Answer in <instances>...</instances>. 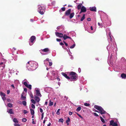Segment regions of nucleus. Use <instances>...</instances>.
Here are the masks:
<instances>
[{"label":"nucleus","instance_id":"obj_52","mask_svg":"<svg viewBox=\"0 0 126 126\" xmlns=\"http://www.w3.org/2000/svg\"><path fill=\"white\" fill-rule=\"evenodd\" d=\"M70 121V119L68 118V120H67L66 121V122L67 123V122H69Z\"/></svg>","mask_w":126,"mask_h":126},{"label":"nucleus","instance_id":"obj_29","mask_svg":"<svg viewBox=\"0 0 126 126\" xmlns=\"http://www.w3.org/2000/svg\"><path fill=\"white\" fill-rule=\"evenodd\" d=\"M85 15H83V16L82 17V18H81L80 20L81 21H83V20L85 19Z\"/></svg>","mask_w":126,"mask_h":126},{"label":"nucleus","instance_id":"obj_6","mask_svg":"<svg viewBox=\"0 0 126 126\" xmlns=\"http://www.w3.org/2000/svg\"><path fill=\"white\" fill-rule=\"evenodd\" d=\"M49 51V50L48 48H45L42 50V51L43 52H46V53L45 54L44 53H42V52H41V53L42 54V55H44L48 53V52Z\"/></svg>","mask_w":126,"mask_h":126},{"label":"nucleus","instance_id":"obj_20","mask_svg":"<svg viewBox=\"0 0 126 126\" xmlns=\"http://www.w3.org/2000/svg\"><path fill=\"white\" fill-rule=\"evenodd\" d=\"M7 112L10 114H14V112L13 111V110L12 109H10L9 111H7Z\"/></svg>","mask_w":126,"mask_h":126},{"label":"nucleus","instance_id":"obj_57","mask_svg":"<svg viewBox=\"0 0 126 126\" xmlns=\"http://www.w3.org/2000/svg\"><path fill=\"white\" fill-rule=\"evenodd\" d=\"M78 71L79 73H80L81 71V69L80 68H79L78 69Z\"/></svg>","mask_w":126,"mask_h":126},{"label":"nucleus","instance_id":"obj_42","mask_svg":"<svg viewBox=\"0 0 126 126\" xmlns=\"http://www.w3.org/2000/svg\"><path fill=\"white\" fill-rule=\"evenodd\" d=\"M23 112L24 114H25L27 113L28 112V111L26 110H23Z\"/></svg>","mask_w":126,"mask_h":126},{"label":"nucleus","instance_id":"obj_26","mask_svg":"<svg viewBox=\"0 0 126 126\" xmlns=\"http://www.w3.org/2000/svg\"><path fill=\"white\" fill-rule=\"evenodd\" d=\"M100 118L102 122L103 123H105V122L104 120L101 116L100 117Z\"/></svg>","mask_w":126,"mask_h":126},{"label":"nucleus","instance_id":"obj_56","mask_svg":"<svg viewBox=\"0 0 126 126\" xmlns=\"http://www.w3.org/2000/svg\"><path fill=\"white\" fill-rule=\"evenodd\" d=\"M55 1H53L52 2V4L53 5H54L55 4Z\"/></svg>","mask_w":126,"mask_h":126},{"label":"nucleus","instance_id":"obj_22","mask_svg":"<svg viewBox=\"0 0 126 126\" xmlns=\"http://www.w3.org/2000/svg\"><path fill=\"white\" fill-rule=\"evenodd\" d=\"M69 17L70 18H72L74 16V13L73 12L70 14Z\"/></svg>","mask_w":126,"mask_h":126},{"label":"nucleus","instance_id":"obj_64","mask_svg":"<svg viewBox=\"0 0 126 126\" xmlns=\"http://www.w3.org/2000/svg\"><path fill=\"white\" fill-rule=\"evenodd\" d=\"M51 124L50 123H49L47 125V126H50Z\"/></svg>","mask_w":126,"mask_h":126},{"label":"nucleus","instance_id":"obj_9","mask_svg":"<svg viewBox=\"0 0 126 126\" xmlns=\"http://www.w3.org/2000/svg\"><path fill=\"white\" fill-rule=\"evenodd\" d=\"M35 91L36 92V95L39 96H41V94L40 93L39 90L37 88L35 89Z\"/></svg>","mask_w":126,"mask_h":126},{"label":"nucleus","instance_id":"obj_31","mask_svg":"<svg viewBox=\"0 0 126 126\" xmlns=\"http://www.w3.org/2000/svg\"><path fill=\"white\" fill-rule=\"evenodd\" d=\"M13 121L15 123H18V121L16 118H14L13 120Z\"/></svg>","mask_w":126,"mask_h":126},{"label":"nucleus","instance_id":"obj_3","mask_svg":"<svg viewBox=\"0 0 126 126\" xmlns=\"http://www.w3.org/2000/svg\"><path fill=\"white\" fill-rule=\"evenodd\" d=\"M69 77V80L71 81H74L76 80L77 77V76L76 73L72 72L70 73Z\"/></svg>","mask_w":126,"mask_h":126},{"label":"nucleus","instance_id":"obj_45","mask_svg":"<svg viewBox=\"0 0 126 126\" xmlns=\"http://www.w3.org/2000/svg\"><path fill=\"white\" fill-rule=\"evenodd\" d=\"M21 98L23 99V100H24V99H25L26 98V97L23 96V95L22 94L21 95Z\"/></svg>","mask_w":126,"mask_h":126},{"label":"nucleus","instance_id":"obj_12","mask_svg":"<svg viewBox=\"0 0 126 126\" xmlns=\"http://www.w3.org/2000/svg\"><path fill=\"white\" fill-rule=\"evenodd\" d=\"M71 11V9H68L65 12V15L67 16H69L70 14Z\"/></svg>","mask_w":126,"mask_h":126},{"label":"nucleus","instance_id":"obj_1","mask_svg":"<svg viewBox=\"0 0 126 126\" xmlns=\"http://www.w3.org/2000/svg\"><path fill=\"white\" fill-rule=\"evenodd\" d=\"M38 67L37 63L34 61H30L27 64V67L28 70L32 71L35 70Z\"/></svg>","mask_w":126,"mask_h":126},{"label":"nucleus","instance_id":"obj_30","mask_svg":"<svg viewBox=\"0 0 126 126\" xmlns=\"http://www.w3.org/2000/svg\"><path fill=\"white\" fill-rule=\"evenodd\" d=\"M29 94L30 95V96L32 98H33V95L31 93V92H30L29 93Z\"/></svg>","mask_w":126,"mask_h":126},{"label":"nucleus","instance_id":"obj_27","mask_svg":"<svg viewBox=\"0 0 126 126\" xmlns=\"http://www.w3.org/2000/svg\"><path fill=\"white\" fill-rule=\"evenodd\" d=\"M81 109V107H78L76 109V111H79Z\"/></svg>","mask_w":126,"mask_h":126},{"label":"nucleus","instance_id":"obj_17","mask_svg":"<svg viewBox=\"0 0 126 126\" xmlns=\"http://www.w3.org/2000/svg\"><path fill=\"white\" fill-rule=\"evenodd\" d=\"M81 9V12H85L86 11V8L84 6H83L82 7Z\"/></svg>","mask_w":126,"mask_h":126},{"label":"nucleus","instance_id":"obj_49","mask_svg":"<svg viewBox=\"0 0 126 126\" xmlns=\"http://www.w3.org/2000/svg\"><path fill=\"white\" fill-rule=\"evenodd\" d=\"M49 65L50 66H51L52 65V62H50L49 61Z\"/></svg>","mask_w":126,"mask_h":126},{"label":"nucleus","instance_id":"obj_44","mask_svg":"<svg viewBox=\"0 0 126 126\" xmlns=\"http://www.w3.org/2000/svg\"><path fill=\"white\" fill-rule=\"evenodd\" d=\"M84 105L85 106H88L90 105V104H88L87 103H85L84 104Z\"/></svg>","mask_w":126,"mask_h":126},{"label":"nucleus","instance_id":"obj_2","mask_svg":"<svg viewBox=\"0 0 126 126\" xmlns=\"http://www.w3.org/2000/svg\"><path fill=\"white\" fill-rule=\"evenodd\" d=\"M94 108L99 111L98 112L95 109H94L93 111H94L100 113L101 114H105L106 113V112L103 110V109L100 106L95 105L94 106Z\"/></svg>","mask_w":126,"mask_h":126},{"label":"nucleus","instance_id":"obj_46","mask_svg":"<svg viewBox=\"0 0 126 126\" xmlns=\"http://www.w3.org/2000/svg\"><path fill=\"white\" fill-rule=\"evenodd\" d=\"M1 97L2 98V99L4 101L6 99V98L5 97V96L2 97Z\"/></svg>","mask_w":126,"mask_h":126},{"label":"nucleus","instance_id":"obj_51","mask_svg":"<svg viewBox=\"0 0 126 126\" xmlns=\"http://www.w3.org/2000/svg\"><path fill=\"white\" fill-rule=\"evenodd\" d=\"M56 40H57V41L58 42H60L61 41V39H58V38H57L56 39Z\"/></svg>","mask_w":126,"mask_h":126},{"label":"nucleus","instance_id":"obj_37","mask_svg":"<svg viewBox=\"0 0 126 126\" xmlns=\"http://www.w3.org/2000/svg\"><path fill=\"white\" fill-rule=\"evenodd\" d=\"M60 109H59L57 110L56 113L57 115H59L60 114V112H59Z\"/></svg>","mask_w":126,"mask_h":126},{"label":"nucleus","instance_id":"obj_15","mask_svg":"<svg viewBox=\"0 0 126 126\" xmlns=\"http://www.w3.org/2000/svg\"><path fill=\"white\" fill-rule=\"evenodd\" d=\"M22 83L26 87L28 85V82L25 80H23Z\"/></svg>","mask_w":126,"mask_h":126},{"label":"nucleus","instance_id":"obj_35","mask_svg":"<svg viewBox=\"0 0 126 126\" xmlns=\"http://www.w3.org/2000/svg\"><path fill=\"white\" fill-rule=\"evenodd\" d=\"M59 122H61L62 123H63V120L62 118H61L59 120Z\"/></svg>","mask_w":126,"mask_h":126},{"label":"nucleus","instance_id":"obj_61","mask_svg":"<svg viewBox=\"0 0 126 126\" xmlns=\"http://www.w3.org/2000/svg\"><path fill=\"white\" fill-rule=\"evenodd\" d=\"M60 44L61 45H62V46L64 45V44L63 43H62V42L60 43Z\"/></svg>","mask_w":126,"mask_h":126},{"label":"nucleus","instance_id":"obj_32","mask_svg":"<svg viewBox=\"0 0 126 126\" xmlns=\"http://www.w3.org/2000/svg\"><path fill=\"white\" fill-rule=\"evenodd\" d=\"M81 5H82V4H80L78 5L77 7H78V9H80V8L81 7Z\"/></svg>","mask_w":126,"mask_h":126},{"label":"nucleus","instance_id":"obj_62","mask_svg":"<svg viewBox=\"0 0 126 126\" xmlns=\"http://www.w3.org/2000/svg\"><path fill=\"white\" fill-rule=\"evenodd\" d=\"M47 101H46V102L45 103V105H47Z\"/></svg>","mask_w":126,"mask_h":126},{"label":"nucleus","instance_id":"obj_8","mask_svg":"<svg viewBox=\"0 0 126 126\" xmlns=\"http://www.w3.org/2000/svg\"><path fill=\"white\" fill-rule=\"evenodd\" d=\"M35 37L34 36H32L31 38V42L29 43V45L30 46H31L32 45L33 43L34 40L35 39Z\"/></svg>","mask_w":126,"mask_h":126},{"label":"nucleus","instance_id":"obj_54","mask_svg":"<svg viewBox=\"0 0 126 126\" xmlns=\"http://www.w3.org/2000/svg\"><path fill=\"white\" fill-rule=\"evenodd\" d=\"M15 126H20L19 125L15 124H14Z\"/></svg>","mask_w":126,"mask_h":126},{"label":"nucleus","instance_id":"obj_38","mask_svg":"<svg viewBox=\"0 0 126 126\" xmlns=\"http://www.w3.org/2000/svg\"><path fill=\"white\" fill-rule=\"evenodd\" d=\"M31 101L32 103H33V104H35V102L33 99H31Z\"/></svg>","mask_w":126,"mask_h":126},{"label":"nucleus","instance_id":"obj_14","mask_svg":"<svg viewBox=\"0 0 126 126\" xmlns=\"http://www.w3.org/2000/svg\"><path fill=\"white\" fill-rule=\"evenodd\" d=\"M90 9L91 11H96V8L95 7H90Z\"/></svg>","mask_w":126,"mask_h":126},{"label":"nucleus","instance_id":"obj_13","mask_svg":"<svg viewBox=\"0 0 126 126\" xmlns=\"http://www.w3.org/2000/svg\"><path fill=\"white\" fill-rule=\"evenodd\" d=\"M62 74L63 76L64 77L67 79L68 80H69V79H70L69 77H68L67 76V75L63 72H62Z\"/></svg>","mask_w":126,"mask_h":126},{"label":"nucleus","instance_id":"obj_60","mask_svg":"<svg viewBox=\"0 0 126 126\" xmlns=\"http://www.w3.org/2000/svg\"><path fill=\"white\" fill-rule=\"evenodd\" d=\"M87 20L88 21H90L91 20V18H87Z\"/></svg>","mask_w":126,"mask_h":126},{"label":"nucleus","instance_id":"obj_39","mask_svg":"<svg viewBox=\"0 0 126 126\" xmlns=\"http://www.w3.org/2000/svg\"><path fill=\"white\" fill-rule=\"evenodd\" d=\"M75 44H73L72 46H71L70 48H73L75 47Z\"/></svg>","mask_w":126,"mask_h":126},{"label":"nucleus","instance_id":"obj_59","mask_svg":"<svg viewBox=\"0 0 126 126\" xmlns=\"http://www.w3.org/2000/svg\"><path fill=\"white\" fill-rule=\"evenodd\" d=\"M10 92V91L9 90H8L7 91V94H8Z\"/></svg>","mask_w":126,"mask_h":126},{"label":"nucleus","instance_id":"obj_58","mask_svg":"<svg viewBox=\"0 0 126 126\" xmlns=\"http://www.w3.org/2000/svg\"><path fill=\"white\" fill-rule=\"evenodd\" d=\"M27 89L26 88H24V91H25V92H27Z\"/></svg>","mask_w":126,"mask_h":126},{"label":"nucleus","instance_id":"obj_55","mask_svg":"<svg viewBox=\"0 0 126 126\" xmlns=\"http://www.w3.org/2000/svg\"><path fill=\"white\" fill-rule=\"evenodd\" d=\"M69 113L70 115H71L73 113L71 111H69Z\"/></svg>","mask_w":126,"mask_h":126},{"label":"nucleus","instance_id":"obj_24","mask_svg":"<svg viewBox=\"0 0 126 126\" xmlns=\"http://www.w3.org/2000/svg\"><path fill=\"white\" fill-rule=\"evenodd\" d=\"M0 94L1 97L5 96V95L4 93L2 92H0Z\"/></svg>","mask_w":126,"mask_h":126},{"label":"nucleus","instance_id":"obj_36","mask_svg":"<svg viewBox=\"0 0 126 126\" xmlns=\"http://www.w3.org/2000/svg\"><path fill=\"white\" fill-rule=\"evenodd\" d=\"M22 103L23 105L24 106H26V102L25 101H23L22 102Z\"/></svg>","mask_w":126,"mask_h":126},{"label":"nucleus","instance_id":"obj_23","mask_svg":"<svg viewBox=\"0 0 126 126\" xmlns=\"http://www.w3.org/2000/svg\"><path fill=\"white\" fill-rule=\"evenodd\" d=\"M109 35L110 37L108 39V40L109 41H112V39L111 35V33H110V32H109Z\"/></svg>","mask_w":126,"mask_h":126},{"label":"nucleus","instance_id":"obj_40","mask_svg":"<svg viewBox=\"0 0 126 126\" xmlns=\"http://www.w3.org/2000/svg\"><path fill=\"white\" fill-rule=\"evenodd\" d=\"M27 120L26 118H23L22 120V121L23 122H26Z\"/></svg>","mask_w":126,"mask_h":126},{"label":"nucleus","instance_id":"obj_4","mask_svg":"<svg viewBox=\"0 0 126 126\" xmlns=\"http://www.w3.org/2000/svg\"><path fill=\"white\" fill-rule=\"evenodd\" d=\"M45 8L43 6L38 5V11L41 15L43 14L45 12Z\"/></svg>","mask_w":126,"mask_h":126},{"label":"nucleus","instance_id":"obj_21","mask_svg":"<svg viewBox=\"0 0 126 126\" xmlns=\"http://www.w3.org/2000/svg\"><path fill=\"white\" fill-rule=\"evenodd\" d=\"M121 77L122 79H125L126 78V75L123 73L121 75Z\"/></svg>","mask_w":126,"mask_h":126},{"label":"nucleus","instance_id":"obj_53","mask_svg":"<svg viewBox=\"0 0 126 126\" xmlns=\"http://www.w3.org/2000/svg\"><path fill=\"white\" fill-rule=\"evenodd\" d=\"M61 9L63 11H64L65 10V8L64 7H62V8Z\"/></svg>","mask_w":126,"mask_h":126},{"label":"nucleus","instance_id":"obj_48","mask_svg":"<svg viewBox=\"0 0 126 126\" xmlns=\"http://www.w3.org/2000/svg\"><path fill=\"white\" fill-rule=\"evenodd\" d=\"M44 114V113H42V117H41V119H42L43 118Z\"/></svg>","mask_w":126,"mask_h":126},{"label":"nucleus","instance_id":"obj_16","mask_svg":"<svg viewBox=\"0 0 126 126\" xmlns=\"http://www.w3.org/2000/svg\"><path fill=\"white\" fill-rule=\"evenodd\" d=\"M63 37L64 39L65 40L67 38H69L70 39H71V38L70 37L67 36V35L66 34H64L63 35Z\"/></svg>","mask_w":126,"mask_h":126},{"label":"nucleus","instance_id":"obj_50","mask_svg":"<svg viewBox=\"0 0 126 126\" xmlns=\"http://www.w3.org/2000/svg\"><path fill=\"white\" fill-rule=\"evenodd\" d=\"M93 114L96 116H98V115L96 113H94Z\"/></svg>","mask_w":126,"mask_h":126},{"label":"nucleus","instance_id":"obj_11","mask_svg":"<svg viewBox=\"0 0 126 126\" xmlns=\"http://www.w3.org/2000/svg\"><path fill=\"white\" fill-rule=\"evenodd\" d=\"M55 34L57 36H58L60 37H63V35L61 33L56 32Z\"/></svg>","mask_w":126,"mask_h":126},{"label":"nucleus","instance_id":"obj_34","mask_svg":"<svg viewBox=\"0 0 126 126\" xmlns=\"http://www.w3.org/2000/svg\"><path fill=\"white\" fill-rule=\"evenodd\" d=\"M7 106L8 107L10 108L12 107H13L11 103H8L7 105Z\"/></svg>","mask_w":126,"mask_h":126},{"label":"nucleus","instance_id":"obj_18","mask_svg":"<svg viewBox=\"0 0 126 126\" xmlns=\"http://www.w3.org/2000/svg\"><path fill=\"white\" fill-rule=\"evenodd\" d=\"M47 61H48V62L49 61V59L48 58H47L46 60H44V64L46 65V64H48V63L47 62Z\"/></svg>","mask_w":126,"mask_h":126},{"label":"nucleus","instance_id":"obj_7","mask_svg":"<svg viewBox=\"0 0 126 126\" xmlns=\"http://www.w3.org/2000/svg\"><path fill=\"white\" fill-rule=\"evenodd\" d=\"M110 125L112 126H118L117 123L114 122V121L113 120L110 121Z\"/></svg>","mask_w":126,"mask_h":126},{"label":"nucleus","instance_id":"obj_47","mask_svg":"<svg viewBox=\"0 0 126 126\" xmlns=\"http://www.w3.org/2000/svg\"><path fill=\"white\" fill-rule=\"evenodd\" d=\"M40 111L42 113H43V110L42 109V108H40Z\"/></svg>","mask_w":126,"mask_h":126},{"label":"nucleus","instance_id":"obj_25","mask_svg":"<svg viewBox=\"0 0 126 126\" xmlns=\"http://www.w3.org/2000/svg\"><path fill=\"white\" fill-rule=\"evenodd\" d=\"M30 110L32 115H33L34 114V110L32 109H31Z\"/></svg>","mask_w":126,"mask_h":126},{"label":"nucleus","instance_id":"obj_33","mask_svg":"<svg viewBox=\"0 0 126 126\" xmlns=\"http://www.w3.org/2000/svg\"><path fill=\"white\" fill-rule=\"evenodd\" d=\"M31 87L32 86L31 85H28L27 86H26V87L29 88L30 89H31Z\"/></svg>","mask_w":126,"mask_h":126},{"label":"nucleus","instance_id":"obj_5","mask_svg":"<svg viewBox=\"0 0 126 126\" xmlns=\"http://www.w3.org/2000/svg\"><path fill=\"white\" fill-rule=\"evenodd\" d=\"M2 60L4 62L0 63V69L2 70L5 68V63L6 62L5 60L4 59H3Z\"/></svg>","mask_w":126,"mask_h":126},{"label":"nucleus","instance_id":"obj_19","mask_svg":"<svg viewBox=\"0 0 126 126\" xmlns=\"http://www.w3.org/2000/svg\"><path fill=\"white\" fill-rule=\"evenodd\" d=\"M35 100L37 101V102H38L40 100V99L36 95L34 96Z\"/></svg>","mask_w":126,"mask_h":126},{"label":"nucleus","instance_id":"obj_10","mask_svg":"<svg viewBox=\"0 0 126 126\" xmlns=\"http://www.w3.org/2000/svg\"><path fill=\"white\" fill-rule=\"evenodd\" d=\"M113 47L111 44L110 45L109 44L107 47V49L109 51L110 49H112L113 48Z\"/></svg>","mask_w":126,"mask_h":126},{"label":"nucleus","instance_id":"obj_63","mask_svg":"<svg viewBox=\"0 0 126 126\" xmlns=\"http://www.w3.org/2000/svg\"><path fill=\"white\" fill-rule=\"evenodd\" d=\"M50 89V88H47H47H46L45 89V91H46L47 89Z\"/></svg>","mask_w":126,"mask_h":126},{"label":"nucleus","instance_id":"obj_28","mask_svg":"<svg viewBox=\"0 0 126 126\" xmlns=\"http://www.w3.org/2000/svg\"><path fill=\"white\" fill-rule=\"evenodd\" d=\"M53 105V102L51 101V100H49V106H51L52 105Z\"/></svg>","mask_w":126,"mask_h":126},{"label":"nucleus","instance_id":"obj_43","mask_svg":"<svg viewBox=\"0 0 126 126\" xmlns=\"http://www.w3.org/2000/svg\"><path fill=\"white\" fill-rule=\"evenodd\" d=\"M31 106V107L33 109H34L35 108V106L33 104H32Z\"/></svg>","mask_w":126,"mask_h":126},{"label":"nucleus","instance_id":"obj_41","mask_svg":"<svg viewBox=\"0 0 126 126\" xmlns=\"http://www.w3.org/2000/svg\"><path fill=\"white\" fill-rule=\"evenodd\" d=\"M76 113L77 114L79 117H80L81 118V119H82L83 118V117L82 116H81L80 114H79V113H77V112H76Z\"/></svg>","mask_w":126,"mask_h":126}]
</instances>
